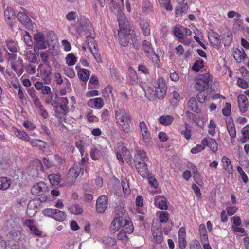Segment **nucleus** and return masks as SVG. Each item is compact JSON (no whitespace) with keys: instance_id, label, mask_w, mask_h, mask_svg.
Wrapping results in <instances>:
<instances>
[{"instance_id":"1","label":"nucleus","mask_w":249,"mask_h":249,"mask_svg":"<svg viewBox=\"0 0 249 249\" xmlns=\"http://www.w3.org/2000/svg\"><path fill=\"white\" fill-rule=\"evenodd\" d=\"M116 124L123 133H128L130 129V123L132 116L124 108H117L114 111Z\"/></svg>"},{"instance_id":"2","label":"nucleus","mask_w":249,"mask_h":249,"mask_svg":"<svg viewBox=\"0 0 249 249\" xmlns=\"http://www.w3.org/2000/svg\"><path fill=\"white\" fill-rule=\"evenodd\" d=\"M119 26L118 36L120 44L126 46L129 43V35L130 30L127 27V20L124 14H120L117 17Z\"/></svg>"},{"instance_id":"3","label":"nucleus","mask_w":249,"mask_h":249,"mask_svg":"<svg viewBox=\"0 0 249 249\" xmlns=\"http://www.w3.org/2000/svg\"><path fill=\"white\" fill-rule=\"evenodd\" d=\"M195 80V87L198 91H204L211 88L213 79L209 73H206L198 75Z\"/></svg>"},{"instance_id":"4","label":"nucleus","mask_w":249,"mask_h":249,"mask_svg":"<svg viewBox=\"0 0 249 249\" xmlns=\"http://www.w3.org/2000/svg\"><path fill=\"white\" fill-rule=\"evenodd\" d=\"M142 45L147 57L152 61L157 68H160V60L155 53L150 41L145 40L142 42Z\"/></svg>"},{"instance_id":"5","label":"nucleus","mask_w":249,"mask_h":249,"mask_svg":"<svg viewBox=\"0 0 249 249\" xmlns=\"http://www.w3.org/2000/svg\"><path fill=\"white\" fill-rule=\"evenodd\" d=\"M117 213L118 217H116L113 220L110 225V229L112 231L116 232L119 230L124 222V219L122 216L125 214V210L123 208H120Z\"/></svg>"},{"instance_id":"6","label":"nucleus","mask_w":249,"mask_h":249,"mask_svg":"<svg viewBox=\"0 0 249 249\" xmlns=\"http://www.w3.org/2000/svg\"><path fill=\"white\" fill-rule=\"evenodd\" d=\"M34 38L35 44L34 45V51L36 53L39 52L40 49H45L48 47V43L45 40L44 35L41 32L34 34Z\"/></svg>"},{"instance_id":"7","label":"nucleus","mask_w":249,"mask_h":249,"mask_svg":"<svg viewBox=\"0 0 249 249\" xmlns=\"http://www.w3.org/2000/svg\"><path fill=\"white\" fill-rule=\"evenodd\" d=\"M83 174V170L82 167L77 163H74L69 169L67 174V179L71 184L74 183L78 177Z\"/></svg>"},{"instance_id":"8","label":"nucleus","mask_w":249,"mask_h":249,"mask_svg":"<svg viewBox=\"0 0 249 249\" xmlns=\"http://www.w3.org/2000/svg\"><path fill=\"white\" fill-rule=\"evenodd\" d=\"M39 68L41 69L40 71V77L43 81L45 84H49L51 82L52 71V69L50 65H46L43 66L40 64L38 66Z\"/></svg>"},{"instance_id":"9","label":"nucleus","mask_w":249,"mask_h":249,"mask_svg":"<svg viewBox=\"0 0 249 249\" xmlns=\"http://www.w3.org/2000/svg\"><path fill=\"white\" fill-rule=\"evenodd\" d=\"M139 127L141 131L142 135V141L143 142L142 144L146 145H150L152 143V138L150 133L147 127L146 123L144 121L140 122Z\"/></svg>"},{"instance_id":"10","label":"nucleus","mask_w":249,"mask_h":249,"mask_svg":"<svg viewBox=\"0 0 249 249\" xmlns=\"http://www.w3.org/2000/svg\"><path fill=\"white\" fill-rule=\"evenodd\" d=\"M201 241L203 244L204 249H212L209 243L208 236L205 224H201L199 228Z\"/></svg>"},{"instance_id":"11","label":"nucleus","mask_w":249,"mask_h":249,"mask_svg":"<svg viewBox=\"0 0 249 249\" xmlns=\"http://www.w3.org/2000/svg\"><path fill=\"white\" fill-rule=\"evenodd\" d=\"M152 236L155 243L161 244L163 240V232L161 225L152 226L151 228Z\"/></svg>"},{"instance_id":"12","label":"nucleus","mask_w":249,"mask_h":249,"mask_svg":"<svg viewBox=\"0 0 249 249\" xmlns=\"http://www.w3.org/2000/svg\"><path fill=\"white\" fill-rule=\"evenodd\" d=\"M48 191V188L46 184L40 182L35 184L31 188V193L36 196H43Z\"/></svg>"},{"instance_id":"13","label":"nucleus","mask_w":249,"mask_h":249,"mask_svg":"<svg viewBox=\"0 0 249 249\" xmlns=\"http://www.w3.org/2000/svg\"><path fill=\"white\" fill-rule=\"evenodd\" d=\"M107 196L106 195L101 196L97 200L96 209L98 213H103L107 206Z\"/></svg>"},{"instance_id":"14","label":"nucleus","mask_w":249,"mask_h":249,"mask_svg":"<svg viewBox=\"0 0 249 249\" xmlns=\"http://www.w3.org/2000/svg\"><path fill=\"white\" fill-rule=\"evenodd\" d=\"M187 245L186 231L185 227H182L178 230V246L180 249H184Z\"/></svg>"},{"instance_id":"15","label":"nucleus","mask_w":249,"mask_h":249,"mask_svg":"<svg viewBox=\"0 0 249 249\" xmlns=\"http://www.w3.org/2000/svg\"><path fill=\"white\" fill-rule=\"evenodd\" d=\"M201 144L204 145L205 147L208 146L211 150L216 153L218 150V144L214 139L207 137L204 138L201 142Z\"/></svg>"},{"instance_id":"16","label":"nucleus","mask_w":249,"mask_h":249,"mask_svg":"<svg viewBox=\"0 0 249 249\" xmlns=\"http://www.w3.org/2000/svg\"><path fill=\"white\" fill-rule=\"evenodd\" d=\"M237 101L239 111L241 113L247 112L249 107V101L246 95L239 94L237 97Z\"/></svg>"},{"instance_id":"17","label":"nucleus","mask_w":249,"mask_h":249,"mask_svg":"<svg viewBox=\"0 0 249 249\" xmlns=\"http://www.w3.org/2000/svg\"><path fill=\"white\" fill-rule=\"evenodd\" d=\"M208 39L211 44L217 49H219L221 45V39L219 35L215 32H212L208 34Z\"/></svg>"},{"instance_id":"18","label":"nucleus","mask_w":249,"mask_h":249,"mask_svg":"<svg viewBox=\"0 0 249 249\" xmlns=\"http://www.w3.org/2000/svg\"><path fill=\"white\" fill-rule=\"evenodd\" d=\"M136 168L138 172L142 177L143 178H148L149 172L145 161L136 163Z\"/></svg>"},{"instance_id":"19","label":"nucleus","mask_w":249,"mask_h":249,"mask_svg":"<svg viewBox=\"0 0 249 249\" xmlns=\"http://www.w3.org/2000/svg\"><path fill=\"white\" fill-rule=\"evenodd\" d=\"M48 179L51 185L54 186H63L62 178L58 174H52L48 176Z\"/></svg>"},{"instance_id":"20","label":"nucleus","mask_w":249,"mask_h":249,"mask_svg":"<svg viewBox=\"0 0 249 249\" xmlns=\"http://www.w3.org/2000/svg\"><path fill=\"white\" fill-rule=\"evenodd\" d=\"M5 20L6 23L11 27L13 26L12 21L15 19V12L13 8L10 7H7L4 11Z\"/></svg>"},{"instance_id":"21","label":"nucleus","mask_w":249,"mask_h":249,"mask_svg":"<svg viewBox=\"0 0 249 249\" xmlns=\"http://www.w3.org/2000/svg\"><path fill=\"white\" fill-rule=\"evenodd\" d=\"M87 105L91 108L101 109L104 105V103L101 97H97L89 100L87 102Z\"/></svg>"},{"instance_id":"22","label":"nucleus","mask_w":249,"mask_h":249,"mask_svg":"<svg viewBox=\"0 0 249 249\" xmlns=\"http://www.w3.org/2000/svg\"><path fill=\"white\" fill-rule=\"evenodd\" d=\"M23 225L28 227L32 233L36 236L41 235V231L36 227L35 222L31 219H26L23 222Z\"/></svg>"},{"instance_id":"23","label":"nucleus","mask_w":249,"mask_h":249,"mask_svg":"<svg viewBox=\"0 0 249 249\" xmlns=\"http://www.w3.org/2000/svg\"><path fill=\"white\" fill-rule=\"evenodd\" d=\"M69 111V107L65 105H60L56 107L55 113L57 118H62L65 117Z\"/></svg>"},{"instance_id":"24","label":"nucleus","mask_w":249,"mask_h":249,"mask_svg":"<svg viewBox=\"0 0 249 249\" xmlns=\"http://www.w3.org/2000/svg\"><path fill=\"white\" fill-rule=\"evenodd\" d=\"M154 203L156 207L161 210H166L168 208L166 198L161 196H155Z\"/></svg>"},{"instance_id":"25","label":"nucleus","mask_w":249,"mask_h":249,"mask_svg":"<svg viewBox=\"0 0 249 249\" xmlns=\"http://www.w3.org/2000/svg\"><path fill=\"white\" fill-rule=\"evenodd\" d=\"M32 147L36 148L39 150L44 151L46 149V143L39 139H31L28 141Z\"/></svg>"},{"instance_id":"26","label":"nucleus","mask_w":249,"mask_h":249,"mask_svg":"<svg viewBox=\"0 0 249 249\" xmlns=\"http://www.w3.org/2000/svg\"><path fill=\"white\" fill-rule=\"evenodd\" d=\"M233 57L238 63L244 61L247 57L246 54L243 49L235 48L233 52Z\"/></svg>"},{"instance_id":"27","label":"nucleus","mask_w":249,"mask_h":249,"mask_svg":"<svg viewBox=\"0 0 249 249\" xmlns=\"http://www.w3.org/2000/svg\"><path fill=\"white\" fill-rule=\"evenodd\" d=\"M11 65L12 68L18 75H21L24 72L22 60L20 58L16 61L12 62Z\"/></svg>"},{"instance_id":"28","label":"nucleus","mask_w":249,"mask_h":249,"mask_svg":"<svg viewBox=\"0 0 249 249\" xmlns=\"http://www.w3.org/2000/svg\"><path fill=\"white\" fill-rule=\"evenodd\" d=\"M221 163L223 168L229 174L233 172V167L230 159L226 156L222 157Z\"/></svg>"},{"instance_id":"29","label":"nucleus","mask_w":249,"mask_h":249,"mask_svg":"<svg viewBox=\"0 0 249 249\" xmlns=\"http://www.w3.org/2000/svg\"><path fill=\"white\" fill-rule=\"evenodd\" d=\"M135 163L146 162L148 159L146 156V152L143 150H137L134 155Z\"/></svg>"},{"instance_id":"30","label":"nucleus","mask_w":249,"mask_h":249,"mask_svg":"<svg viewBox=\"0 0 249 249\" xmlns=\"http://www.w3.org/2000/svg\"><path fill=\"white\" fill-rule=\"evenodd\" d=\"M140 26L143 35L148 36L151 33L150 22L145 20H141Z\"/></svg>"},{"instance_id":"31","label":"nucleus","mask_w":249,"mask_h":249,"mask_svg":"<svg viewBox=\"0 0 249 249\" xmlns=\"http://www.w3.org/2000/svg\"><path fill=\"white\" fill-rule=\"evenodd\" d=\"M76 69L78 70L77 75L79 79L86 82L89 79L90 76V72L89 71L85 69H78V66H76Z\"/></svg>"},{"instance_id":"32","label":"nucleus","mask_w":249,"mask_h":249,"mask_svg":"<svg viewBox=\"0 0 249 249\" xmlns=\"http://www.w3.org/2000/svg\"><path fill=\"white\" fill-rule=\"evenodd\" d=\"M17 18L20 23L25 26H29L32 21L30 18L23 12H19L17 14Z\"/></svg>"},{"instance_id":"33","label":"nucleus","mask_w":249,"mask_h":249,"mask_svg":"<svg viewBox=\"0 0 249 249\" xmlns=\"http://www.w3.org/2000/svg\"><path fill=\"white\" fill-rule=\"evenodd\" d=\"M129 75L127 78L128 82L132 85H135L138 83V77L136 71L131 67L128 69Z\"/></svg>"},{"instance_id":"34","label":"nucleus","mask_w":249,"mask_h":249,"mask_svg":"<svg viewBox=\"0 0 249 249\" xmlns=\"http://www.w3.org/2000/svg\"><path fill=\"white\" fill-rule=\"evenodd\" d=\"M174 120V117L171 115H163L159 118V122L164 126L170 125Z\"/></svg>"},{"instance_id":"35","label":"nucleus","mask_w":249,"mask_h":249,"mask_svg":"<svg viewBox=\"0 0 249 249\" xmlns=\"http://www.w3.org/2000/svg\"><path fill=\"white\" fill-rule=\"evenodd\" d=\"M14 134L17 138L26 142L29 141L30 138L29 136L25 131L17 128H16L14 130Z\"/></svg>"},{"instance_id":"36","label":"nucleus","mask_w":249,"mask_h":249,"mask_svg":"<svg viewBox=\"0 0 249 249\" xmlns=\"http://www.w3.org/2000/svg\"><path fill=\"white\" fill-rule=\"evenodd\" d=\"M5 46L9 51L13 53H15L18 52L17 43L12 39H8L6 40Z\"/></svg>"},{"instance_id":"37","label":"nucleus","mask_w":249,"mask_h":249,"mask_svg":"<svg viewBox=\"0 0 249 249\" xmlns=\"http://www.w3.org/2000/svg\"><path fill=\"white\" fill-rule=\"evenodd\" d=\"M21 233L20 230H14L9 232L8 236L10 240L16 242L20 239Z\"/></svg>"},{"instance_id":"38","label":"nucleus","mask_w":249,"mask_h":249,"mask_svg":"<svg viewBox=\"0 0 249 249\" xmlns=\"http://www.w3.org/2000/svg\"><path fill=\"white\" fill-rule=\"evenodd\" d=\"M123 229L122 230L127 233L131 234L133 232L134 227L131 221L128 219H124L123 225Z\"/></svg>"},{"instance_id":"39","label":"nucleus","mask_w":249,"mask_h":249,"mask_svg":"<svg viewBox=\"0 0 249 249\" xmlns=\"http://www.w3.org/2000/svg\"><path fill=\"white\" fill-rule=\"evenodd\" d=\"M55 212L54 213V215L53 218L56 221L62 222L66 218V213L59 210L55 209Z\"/></svg>"},{"instance_id":"40","label":"nucleus","mask_w":249,"mask_h":249,"mask_svg":"<svg viewBox=\"0 0 249 249\" xmlns=\"http://www.w3.org/2000/svg\"><path fill=\"white\" fill-rule=\"evenodd\" d=\"M10 184L11 181L7 177H0V190H7Z\"/></svg>"},{"instance_id":"41","label":"nucleus","mask_w":249,"mask_h":249,"mask_svg":"<svg viewBox=\"0 0 249 249\" xmlns=\"http://www.w3.org/2000/svg\"><path fill=\"white\" fill-rule=\"evenodd\" d=\"M70 211L72 214L78 215L81 214L83 212V208L79 204H73L70 207Z\"/></svg>"},{"instance_id":"42","label":"nucleus","mask_w":249,"mask_h":249,"mask_svg":"<svg viewBox=\"0 0 249 249\" xmlns=\"http://www.w3.org/2000/svg\"><path fill=\"white\" fill-rule=\"evenodd\" d=\"M227 128L228 132L231 138V142H232V139L235 138L236 136V132L234 124L233 123H228L227 124Z\"/></svg>"},{"instance_id":"43","label":"nucleus","mask_w":249,"mask_h":249,"mask_svg":"<svg viewBox=\"0 0 249 249\" xmlns=\"http://www.w3.org/2000/svg\"><path fill=\"white\" fill-rule=\"evenodd\" d=\"M185 130H182L180 132V133L182 135H183L184 138L187 140H189L191 138L192 136V132L191 127L189 124L187 123H185L184 124Z\"/></svg>"},{"instance_id":"44","label":"nucleus","mask_w":249,"mask_h":249,"mask_svg":"<svg viewBox=\"0 0 249 249\" xmlns=\"http://www.w3.org/2000/svg\"><path fill=\"white\" fill-rule=\"evenodd\" d=\"M243 138L239 140L242 143L247 142V140H249V125L244 127L242 130Z\"/></svg>"},{"instance_id":"45","label":"nucleus","mask_w":249,"mask_h":249,"mask_svg":"<svg viewBox=\"0 0 249 249\" xmlns=\"http://www.w3.org/2000/svg\"><path fill=\"white\" fill-rule=\"evenodd\" d=\"M188 106L192 111L196 113L199 112L197 103L195 98L191 97L189 99Z\"/></svg>"},{"instance_id":"46","label":"nucleus","mask_w":249,"mask_h":249,"mask_svg":"<svg viewBox=\"0 0 249 249\" xmlns=\"http://www.w3.org/2000/svg\"><path fill=\"white\" fill-rule=\"evenodd\" d=\"M87 121L89 123H96L99 121L98 118L93 113V110L89 109L86 115Z\"/></svg>"},{"instance_id":"47","label":"nucleus","mask_w":249,"mask_h":249,"mask_svg":"<svg viewBox=\"0 0 249 249\" xmlns=\"http://www.w3.org/2000/svg\"><path fill=\"white\" fill-rule=\"evenodd\" d=\"M65 60L66 63L68 66H72L75 64L77 58L73 54L69 53L66 57Z\"/></svg>"},{"instance_id":"48","label":"nucleus","mask_w":249,"mask_h":249,"mask_svg":"<svg viewBox=\"0 0 249 249\" xmlns=\"http://www.w3.org/2000/svg\"><path fill=\"white\" fill-rule=\"evenodd\" d=\"M159 2L162 7L164 8L167 11H171L173 10L171 4V0H158Z\"/></svg>"},{"instance_id":"49","label":"nucleus","mask_w":249,"mask_h":249,"mask_svg":"<svg viewBox=\"0 0 249 249\" xmlns=\"http://www.w3.org/2000/svg\"><path fill=\"white\" fill-rule=\"evenodd\" d=\"M75 144L76 147L80 152L81 157L83 156L85 152V142L82 140H79L76 141Z\"/></svg>"},{"instance_id":"50","label":"nucleus","mask_w":249,"mask_h":249,"mask_svg":"<svg viewBox=\"0 0 249 249\" xmlns=\"http://www.w3.org/2000/svg\"><path fill=\"white\" fill-rule=\"evenodd\" d=\"M103 243L107 246L112 247L117 243L115 238L111 237H105L103 239Z\"/></svg>"},{"instance_id":"51","label":"nucleus","mask_w":249,"mask_h":249,"mask_svg":"<svg viewBox=\"0 0 249 249\" xmlns=\"http://www.w3.org/2000/svg\"><path fill=\"white\" fill-rule=\"evenodd\" d=\"M100 150L96 148L92 147L90 150V155L93 160H98L99 158Z\"/></svg>"},{"instance_id":"52","label":"nucleus","mask_w":249,"mask_h":249,"mask_svg":"<svg viewBox=\"0 0 249 249\" xmlns=\"http://www.w3.org/2000/svg\"><path fill=\"white\" fill-rule=\"evenodd\" d=\"M86 41L90 50L92 49H95V48H96V44L93 37L91 36H87Z\"/></svg>"},{"instance_id":"53","label":"nucleus","mask_w":249,"mask_h":249,"mask_svg":"<svg viewBox=\"0 0 249 249\" xmlns=\"http://www.w3.org/2000/svg\"><path fill=\"white\" fill-rule=\"evenodd\" d=\"M122 185L123 188V190L124 192V194H128L129 193L130 191V189L129 188V183L127 180L124 178L122 180Z\"/></svg>"},{"instance_id":"54","label":"nucleus","mask_w":249,"mask_h":249,"mask_svg":"<svg viewBox=\"0 0 249 249\" xmlns=\"http://www.w3.org/2000/svg\"><path fill=\"white\" fill-rule=\"evenodd\" d=\"M126 233L124 231L121 230L118 234L117 239L121 240L123 243L126 244L128 241V237Z\"/></svg>"},{"instance_id":"55","label":"nucleus","mask_w":249,"mask_h":249,"mask_svg":"<svg viewBox=\"0 0 249 249\" xmlns=\"http://www.w3.org/2000/svg\"><path fill=\"white\" fill-rule=\"evenodd\" d=\"M208 128V133L211 136H214L216 133V124L213 120H210Z\"/></svg>"},{"instance_id":"56","label":"nucleus","mask_w":249,"mask_h":249,"mask_svg":"<svg viewBox=\"0 0 249 249\" xmlns=\"http://www.w3.org/2000/svg\"><path fill=\"white\" fill-rule=\"evenodd\" d=\"M160 214L159 215L160 221L161 223H165L169 219V213L167 211L160 212Z\"/></svg>"},{"instance_id":"57","label":"nucleus","mask_w":249,"mask_h":249,"mask_svg":"<svg viewBox=\"0 0 249 249\" xmlns=\"http://www.w3.org/2000/svg\"><path fill=\"white\" fill-rule=\"evenodd\" d=\"M208 95V93L204 91H200V92L197 94L196 98L199 102L203 103L207 100Z\"/></svg>"},{"instance_id":"58","label":"nucleus","mask_w":249,"mask_h":249,"mask_svg":"<svg viewBox=\"0 0 249 249\" xmlns=\"http://www.w3.org/2000/svg\"><path fill=\"white\" fill-rule=\"evenodd\" d=\"M237 170L239 174L240 177L242 178L244 183H247L248 181V178L246 174L243 171L241 167L238 166Z\"/></svg>"},{"instance_id":"59","label":"nucleus","mask_w":249,"mask_h":249,"mask_svg":"<svg viewBox=\"0 0 249 249\" xmlns=\"http://www.w3.org/2000/svg\"><path fill=\"white\" fill-rule=\"evenodd\" d=\"M233 38V35L231 33L228 34L223 38V41L225 46L231 45Z\"/></svg>"},{"instance_id":"60","label":"nucleus","mask_w":249,"mask_h":249,"mask_svg":"<svg viewBox=\"0 0 249 249\" xmlns=\"http://www.w3.org/2000/svg\"><path fill=\"white\" fill-rule=\"evenodd\" d=\"M203 66L204 64L203 60H197L194 64L192 67V69L196 72H198L203 67Z\"/></svg>"},{"instance_id":"61","label":"nucleus","mask_w":249,"mask_h":249,"mask_svg":"<svg viewBox=\"0 0 249 249\" xmlns=\"http://www.w3.org/2000/svg\"><path fill=\"white\" fill-rule=\"evenodd\" d=\"M167 89L156 88V95L159 99H162L166 95Z\"/></svg>"},{"instance_id":"62","label":"nucleus","mask_w":249,"mask_h":249,"mask_svg":"<svg viewBox=\"0 0 249 249\" xmlns=\"http://www.w3.org/2000/svg\"><path fill=\"white\" fill-rule=\"evenodd\" d=\"M156 88L160 89H167V85L164 79L163 78H159L157 81V86Z\"/></svg>"},{"instance_id":"63","label":"nucleus","mask_w":249,"mask_h":249,"mask_svg":"<svg viewBox=\"0 0 249 249\" xmlns=\"http://www.w3.org/2000/svg\"><path fill=\"white\" fill-rule=\"evenodd\" d=\"M205 149V145L201 143V144H197L195 147H193L191 149V152L193 154H196L203 151Z\"/></svg>"},{"instance_id":"64","label":"nucleus","mask_w":249,"mask_h":249,"mask_svg":"<svg viewBox=\"0 0 249 249\" xmlns=\"http://www.w3.org/2000/svg\"><path fill=\"white\" fill-rule=\"evenodd\" d=\"M231 104L227 102L225 104L224 107L222 109V114L225 116H228L230 115L231 110Z\"/></svg>"}]
</instances>
